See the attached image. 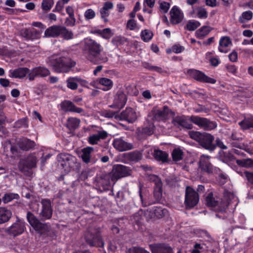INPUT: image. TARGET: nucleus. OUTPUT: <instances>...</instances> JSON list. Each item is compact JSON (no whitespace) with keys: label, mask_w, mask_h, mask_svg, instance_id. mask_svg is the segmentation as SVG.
Listing matches in <instances>:
<instances>
[{"label":"nucleus","mask_w":253,"mask_h":253,"mask_svg":"<svg viewBox=\"0 0 253 253\" xmlns=\"http://www.w3.org/2000/svg\"><path fill=\"white\" fill-rule=\"evenodd\" d=\"M173 121L182 127L188 129H191L193 127L191 122L206 130H211L217 126V124L215 122L198 116L191 117L190 121L183 116H177L173 119Z\"/></svg>","instance_id":"f257e3e1"},{"label":"nucleus","mask_w":253,"mask_h":253,"mask_svg":"<svg viewBox=\"0 0 253 253\" xmlns=\"http://www.w3.org/2000/svg\"><path fill=\"white\" fill-rule=\"evenodd\" d=\"M49 64L57 73H68L76 65V62L66 56H53L49 60Z\"/></svg>","instance_id":"f03ea898"},{"label":"nucleus","mask_w":253,"mask_h":253,"mask_svg":"<svg viewBox=\"0 0 253 253\" xmlns=\"http://www.w3.org/2000/svg\"><path fill=\"white\" fill-rule=\"evenodd\" d=\"M190 137L198 142L204 149L210 152L213 151L216 148L213 141L214 137L211 134L207 132H200L199 131H190Z\"/></svg>","instance_id":"7ed1b4c3"},{"label":"nucleus","mask_w":253,"mask_h":253,"mask_svg":"<svg viewBox=\"0 0 253 253\" xmlns=\"http://www.w3.org/2000/svg\"><path fill=\"white\" fill-rule=\"evenodd\" d=\"M169 112H149L147 115L146 122L148 126L146 124L142 128V133L148 135H151L154 132L155 127L153 121H164L168 118ZM171 115H174V112H169Z\"/></svg>","instance_id":"20e7f679"},{"label":"nucleus","mask_w":253,"mask_h":253,"mask_svg":"<svg viewBox=\"0 0 253 253\" xmlns=\"http://www.w3.org/2000/svg\"><path fill=\"white\" fill-rule=\"evenodd\" d=\"M102 51L101 45L91 39L85 41L84 53L85 57L90 62L96 63L97 57Z\"/></svg>","instance_id":"39448f33"},{"label":"nucleus","mask_w":253,"mask_h":253,"mask_svg":"<svg viewBox=\"0 0 253 253\" xmlns=\"http://www.w3.org/2000/svg\"><path fill=\"white\" fill-rule=\"evenodd\" d=\"M154 181L155 185L154 186L153 197L155 199V201L153 202H149L148 204H147V203L144 202L143 200L142 193V186L141 185H139V196L142 202V206L144 207L155 203H162L163 202L162 181L158 177Z\"/></svg>","instance_id":"423d86ee"},{"label":"nucleus","mask_w":253,"mask_h":253,"mask_svg":"<svg viewBox=\"0 0 253 253\" xmlns=\"http://www.w3.org/2000/svg\"><path fill=\"white\" fill-rule=\"evenodd\" d=\"M26 224L23 219L16 216L15 221L6 228L4 232L9 237L15 238L24 233L26 230Z\"/></svg>","instance_id":"0eeeda50"},{"label":"nucleus","mask_w":253,"mask_h":253,"mask_svg":"<svg viewBox=\"0 0 253 253\" xmlns=\"http://www.w3.org/2000/svg\"><path fill=\"white\" fill-rule=\"evenodd\" d=\"M106 117L114 118L117 120L134 122L138 117L136 112H100Z\"/></svg>","instance_id":"6e6552de"},{"label":"nucleus","mask_w":253,"mask_h":253,"mask_svg":"<svg viewBox=\"0 0 253 253\" xmlns=\"http://www.w3.org/2000/svg\"><path fill=\"white\" fill-rule=\"evenodd\" d=\"M57 159L58 166L65 173L70 172L75 165V157L68 153H60Z\"/></svg>","instance_id":"1a4fd4ad"},{"label":"nucleus","mask_w":253,"mask_h":253,"mask_svg":"<svg viewBox=\"0 0 253 253\" xmlns=\"http://www.w3.org/2000/svg\"><path fill=\"white\" fill-rule=\"evenodd\" d=\"M199 201V195L193 188L188 186L186 189L184 204L186 209H191L196 206Z\"/></svg>","instance_id":"9d476101"},{"label":"nucleus","mask_w":253,"mask_h":253,"mask_svg":"<svg viewBox=\"0 0 253 253\" xmlns=\"http://www.w3.org/2000/svg\"><path fill=\"white\" fill-rule=\"evenodd\" d=\"M131 173V170L129 167L118 164L113 166L112 172L110 174L114 183L120 178L130 175Z\"/></svg>","instance_id":"9b49d317"},{"label":"nucleus","mask_w":253,"mask_h":253,"mask_svg":"<svg viewBox=\"0 0 253 253\" xmlns=\"http://www.w3.org/2000/svg\"><path fill=\"white\" fill-rule=\"evenodd\" d=\"M111 182L113 181L110 173H102L100 176L96 177L94 184L96 189L103 191L109 190Z\"/></svg>","instance_id":"f8f14e48"},{"label":"nucleus","mask_w":253,"mask_h":253,"mask_svg":"<svg viewBox=\"0 0 253 253\" xmlns=\"http://www.w3.org/2000/svg\"><path fill=\"white\" fill-rule=\"evenodd\" d=\"M37 163V157L34 153H31L27 157L20 159L18 164V168L21 171H27L36 167Z\"/></svg>","instance_id":"ddd939ff"},{"label":"nucleus","mask_w":253,"mask_h":253,"mask_svg":"<svg viewBox=\"0 0 253 253\" xmlns=\"http://www.w3.org/2000/svg\"><path fill=\"white\" fill-rule=\"evenodd\" d=\"M84 240L90 247H103L104 243L99 232L92 233L89 231L84 234Z\"/></svg>","instance_id":"4468645a"},{"label":"nucleus","mask_w":253,"mask_h":253,"mask_svg":"<svg viewBox=\"0 0 253 253\" xmlns=\"http://www.w3.org/2000/svg\"><path fill=\"white\" fill-rule=\"evenodd\" d=\"M41 210L39 212V216L42 220L50 219L52 215L53 209L51 203L49 199H42L41 201Z\"/></svg>","instance_id":"2eb2a0df"},{"label":"nucleus","mask_w":253,"mask_h":253,"mask_svg":"<svg viewBox=\"0 0 253 253\" xmlns=\"http://www.w3.org/2000/svg\"><path fill=\"white\" fill-rule=\"evenodd\" d=\"M94 148L92 147L88 146L83 148L82 150V154L81 157L83 161L87 164H94L100 158L98 154H93Z\"/></svg>","instance_id":"dca6fc26"},{"label":"nucleus","mask_w":253,"mask_h":253,"mask_svg":"<svg viewBox=\"0 0 253 253\" xmlns=\"http://www.w3.org/2000/svg\"><path fill=\"white\" fill-rule=\"evenodd\" d=\"M26 218L29 224L36 231L42 233L45 231L46 224L42 223L32 212L30 211L27 212Z\"/></svg>","instance_id":"f3484780"},{"label":"nucleus","mask_w":253,"mask_h":253,"mask_svg":"<svg viewBox=\"0 0 253 253\" xmlns=\"http://www.w3.org/2000/svg\"><path fill=\"white\" fill-rule=\"evenodd\" d=\"M42 32L34 28H25L20 31V35L27 40H34L40 39Z\"/></svg>","instance_id":"a211bd4d"},{"label":"nucleus","mask_w":253,"mask_h":253,"mask_svg":"<svg viewBox=\"0 0 253 253\" xmlns=\"http://www.w3.org/2000/svg\"><path fill=\"white\" fill-rule=\"evenodd\" d=\"M188 73L193 78L197 81L212 84H215L216 82L215 79L208 77L200 71L192 69L190 70Z\"/></svg>","instance_id":"6ab92c4d"},{"label":"nucleus","mask_w":253,"mask_h":253,"mask_svg":"<svg viewBox=\"0 0 253 253\" xmlns=\"http://www.w3.org/2000/svg\"><path fill=\"white\" fill-rule=\"evenodd\" d=\"M114 147L120 152H123L131 150L133 148V145L125 141L122 138H114L113 142Z\"/></svg>","instance_id":"aec40b11"},{"label":"nucleus","mask_w":253,"mask_h":253,"mask_svg":"<svg viewBox=\"0 0 253 253\" xmlns=\"http://www.w3.org/2000/svg\"><path fill=\"white\" fill-rule=\"evenodd\" d=\"M127 100L126 95L122 89H120L117 92L114 99V106L117 109H122L125 105Z\"/></svg>","instance_id":"412c9836"},{"label":"nucleus","mask_w":253,"mask_h":253,"mask_svg":"<svg viewBox=\"0 0 253 253\" xmlns=\"http://www.w3.org/2000/svg\"><path fill=\"white\" fill-rule=\"evenodd\" d=\"M170 20L173 24H177L180 23L184 17L183 13L176 6H174L171 8L170 11Z\"/></svg>","instance_id":"4be33fe9"},{"label":"nucleus","mask_w":253,"mask_h":253,"mask_svg":"<svg viewBox=\"0 0 253 253\" xmlns=\"http://www.w3.org/2000/svg\"><path fill=\"white\" fill-rule=\"evenodd\" d=\"M19 147L23 151H28L35 149L36 143L26 137L20 138L18 142Z\"/></svg>","instance_id":"5701e85b"},{"label":"nucleus","mask_w":253,"mask_h":253,"mask_svg":"<svg viewBox=\"0 0 253 253\" xmlns=\"http://www.w3.org/2000/svg\"><path fill=\"white\" fill-rule=\"evenodd\" d=\"M199 167L203 171L208 173H212L213 171L212 166L210 162L209 157L204 155L201 156L199 161Z\"/></svg>","instance_id":"b1692460"},{"label":"nucleus","mask_w":253,"mask_h":253,"mask_svg":"<svg viewBox=\"0 0 253 253\" xmlns=\"http://www.w3.org/2000/svg\"><path fill=\"white\" fill-rule=\"evenodd\" d=\"M151 251L152 253H173L172 248L164 243L155 245L152 248Z\"/></svg>","instance_id":"393cba45"},{"label":"nucleus","mask_w":253,"mask_h":253,"mask_svg":"<svg viewBox=\"0 0 253 253\" xmlns=\"http://www.w3.org/2000/svg\"><path fill=\"white\" fill-rule=\"evenodd\" d=\"M108 136L106 131L104 130L99 131L96 134L90 135L88 137V142L90 144H97L101 139H105Z\"/></svg>","instance_id":"a878e982"},{"label":"nucleus","mask_w":253,"mask_h":253,"mask_svg":"<svg viewBox=\"0 0 253 253\" xmlns=\"http://www.w3.org/2000/svg\"><path fill=\"white\" fill-rule=\"evenodd\" d=\"M61 28V25L51 26L46 29L44 32V36L47 37H58L60 36Z\"/></svg>","instance_id":"bb28decb"},{"label":"nucleus","mask_w":253,"mask_h":253,"mask_svg":"<svg viewBox=\"0 0 253 253\" xmlns=\"http://www.w3.org/2000/svg\"><path fill=\"white\" fill-rule=\"evenodd\" d=\"M12 211L5 207H0V224L8 222L12 217Z\"/></svg>","instance_id":"cd10ccee"},{"label":"nucleus","mask_w":253,"mask_h":253,"mask_svg":"<svg viewBox=\"0 0 253 253\" xmlns=\"http://www.w3.org/2000/svg\"><path fill=\"white\" fill-rule=\"evenodd\" d=\"M154 158L158 161L163 163L168 162L169 154L165 151L159 149H155L152 153Z\"/></svg>","instance_id":"c85d7f7f"},{"label":"nucleus","mask_w":253,"mask_h":253,"mask_svg":"<svg viewBox=\"0 0 253 253\" xmlns=\"http://www.w3.org/2000/svg\"><path fill=\"white\" fill-rule=\"evenodd\" d=\"M29 73L27 68H19L10 71V77L14 78H23Z\"/></svg>","instance_id":"c756f323"},{"label":"nucleus","mask_w":253,"mask_h":253,"mask_svg":"<svg viewBox=\"0 0 253 253\" xmlns=\"http://www.w3.org/2000/svg\"><path fill=\"white\" fill-rule=\"evenodd\" d=\"M150 212L154 214V216L158 218H161L166 216L168 213V211L162 207H154L150 210Z\"/></svg>","instance_id":"7c9ffc66"},{"label":"nucleus","mask_w":253,"mask_h":253,"mask_svg":"<svg viewBox=\"0 0 253 253\" xmlns=\"http://www.w3.org/2000/svg\"><path fill=\"white\" fill-rule=\"evenodd\" d=\"M239 125L243 129L253 128V116L245 117L243 120L239 123Z\"/></svg>","instance_id":"2f4dec72"},{"label":"nucleus","mask_w":253,"mask_h":253,"mask_svg":"<svg viewBox=\"0 0 253 253\" xmlns=\"http://www.w3.org/2000/svg\"><path fill=\"white\" fill-rule=\"evenodd\" d=\"M208 246L203 242H196L194 245V249L191 253H204L208 251Z\"/></svg>","instance_id":"473e14b6"},{"label":"nucleus","mask_w":253,"mask_h":253,"mask_svg":"<svg viewBox=\"0 0 253 253\" xmlns=\"http://www.w3.org/2000/svg\"><path fill=\"white\" fill-rule=\"evenodd\" d=\"M81 79L78 77H70L66 81L68 88L72 90H76L78 87V83L80 82Z\"/></svg>","instance_id":"72a5a7b5"},{"label":"nucleus","mask_w":253,"mask_h":253,"mask_svg":"<svg viewBox=\"0 0 253 253\" xmlns=\"http://www.w3.org/2000/svg\"><path fill=\"white\" fill-rule=\"evenodd\" d=\"M212 30V28L210 26H204L196 32V37L200 39H202L206 36Z\"/></svg>","instance_id":"f704fd0d"},{"label":"nucleus","mask_w":253,"mask_h":253,"mask_svg":"<svg viewBox=\"0 0 253 253\" xmlns=\"http://www.w3.org/2000/svg\"><path fill=\"white\" fill-rule=\"evenodd\" d=\"M61 107L63 111H82L81 109L76 108L72 102L67 100L61 103Z\"/></svg>","instance_id":"c9c22d12"},{"label":"nucleus","mask_w":253,"mask_h":253,"mask_svg":"<svg viewBox=\"0 0 253 253\" xmlns=\"http://www.w3.org/2000/svg\"><path fill=\"white\" fill-rule=\"evenodd\" d=\"M80 123V120L77 118H70L68 119L66 126L70 130H74L79 127Z\"/></svg>","instance_id":"e433bc0d"},{"label":"nucleus","mask_w":253,"mask_h":253,"mask_svg":"<svg viewBox=\"0 0 253 253\" xmlns=\"http://www.w3.org/2000/svg\"><path fill=\"white\" fill-rule=\"evenodd\" d=\"M20 198L19 195L17 193H6L2 198L3 203L7 204L13 200H18Z\"/></svg>","instance_id":"4c0bfd02"},{"label":"nucleus","mask_w":253,"mask_h":253,"mask_svg":"<svg viewBox=\"0 0 253 253\" xmlns=\"http://www.w3.org/2000/svg\"><path fill=\"white\" fill-rule=\"evenodd\" d=\"M205 202L206 205L209 207L215 208L218 205V201L214 199L212 192L208 193L206 197Z\"/></svg>","instance_id":"58836bf2"},{"label":"nucleus","mask_w":253,"mask_h":253,"mask_svg":"<svg viewBox=\"0 0 253 253\" xmlns=\"http://www.w3.org/2000/svg\"><path fill=\"white\" fill-rule=\"evenodd\" d=\"M231 44L230 39L228 37H223L219 41V46L218 49L221 52H226L227 51L224 49V47H226Z\"/></svg>","instance_id":"ea45409f"},{"label":"nucleus","mask_w":253,"mask_h":253,"mask_svg":"<svg viewBox=\"0 0 253 253\" xmlns=\"http://www.w3.org/2000/svg\"><path fill=\"white\" fill-rule=\"evenodd\" d=\"M183 152L179 148H175L171 153V156L173 160L175 162H178L183 159Z\"/></svg>","instance_id":"a19ab883"},{"label":"nucleus","mask_w":253,"mask_h":253,"mask_svg":"<svg viewBox=\"0 0 253 253\" xmlns=\"http://www.w3.org/2000/svg\"><path fill=\"white\" fill-rule=\"evenodd\" d=\"M60 35L65 40H69L73 38V33L68 30L65 27L61 26Z\"/></svg>","instance_id":"79ce46f5"},{"label":"nucleus","mask_w":253,"mask_h":253,"mask_svg":"<svg viewBox=\"0 0 253 253\" xmlns=\"http://www.w3.org/2000/svg\"><path fill=\"white\" fill-rule=\"evenodd\" d=\"M236 163L238 165L242 167L253 168V160L251 159L237 160Z\"/></svg>","instance_id":"37998d69"},{"label":"nucleus","mask_w":253,"mask_h":253,"mask_svg":"<svg viewBox=\"0 0 253 253\" xmlns=\"http://www.w3.org/2000/svg\"><path fill=\"white\" fill-rule=\"evenodd\" d=\"M28 126V121L27 117L18 120L14 124V127L17 128H27Z\"/></svg>","instance_id":"c03bdc74"},{"label":"nucleus","mask_w":253,"mask_h":253,"mask_svg":"<svg viewBox=\"0 0 253 253\" xmlns=\"http://www.w3.org/2000/svg\"><path fill=\"white\" fill-rule=\"evenodd\" d=\"M53 0H42L41 7L43 10L45 11H49L54 4Z\"/></svg>","instance_id":"a18cd8bd"},{"label":"nucleus","mask_w":253,"mask_h":253,"mask_svg":"<svg viewBox=\"0 0 253 253\" xmlns=\"http://www.w3.org/2000/svg\"><path fill=\"white\" fill-rule=\"evenodd\" d=\"M99 83L106 87L105 88H103L104 90L110 89L113 85L112 81L108 78H101L99 80Z\"/></svg>","instance_id":"49530a36"},{"label":"nucleus","mask_w":253,"mask_h":253,"mask_svg":"<svg viewBox=\"0 0 253 253\" xmlns=\"http://www.w3.org/2000/svg\"><path fill=\"white\" fill-rule=\"evenodd\" d=\"M241 175L245 178L249 183L253 185V171L245 170L241 172Z\"/></svg>","instance_id":"de8ad7c7"},{"label":"nucleus","mask_w":253,"mask_h":253,"mask_svg":"<svg viewBox=\"0 0 253 253\" xmlns=\"http://www.w3.org/2000/svg\"><path fill=\"white\" fill-rule=\"evenodd\" d=\"M196 15L200 19H206L208 13L206 9L203 7H198L196 9Z\"/></svg>","instance_id":"09e8293b"},{"label":"nucleus","mask_w":253,"mask_h":253,"mask_svg":"<svg viewBox=\"0 0 253 253\" xmlns=\"http://www.w3.org/2000/svg\"><path fill=\"white\" fill-rule=\"evenodd\" d=\"M200 25V22L198 21L190 20L188 22L186 27L188 30L192 31L196 30Z\"/></svg>","instance_id":"8fccbe9b"},{"label":"nucleus","mask_w":253,"mask_h":253,"mask_svg":"<svg viewBox=\"0 0 253 253\" xmlns=\"http://www.w3.org/2000/svg\"><path fill=\"white\" fill-rule=\"evenodd\" d=\"M153 36V33L148 30H144L141 33V39L145 42L150 41L152 38Z\"/></svg>","instance_id":"3c124183"},{"label":"nucleus","mask_w":253,"mask_h":253,"mask_svg":"<svg viewBox=\"0 0 253 253\" xmlns=\"http://www.w3.org/2000/svg\"><path fill=\"white\" fill-rule=\"evenodd\" d=\"M96 33L99 34L102 38L108 39L112 36L111 31L110 28H105L102 30H97Z\"/></svg>","instance_id":"603ef678"},{"label":"nucleus","mask_w":253,"mask_h":253,"mask_svg":"<svg viewBox=\"0 0 253 253\" xmlns=\"http://www.w3.org/2000/svg\"><path fill=\"white\" fill-rule=\"evenodd\" d=\"M253 17V12L251 11H247L244 12L242 14V17H240V22L243 23L245 22V20H250Z\"/></svg>","instance_id":"864d4df0"},{"label":"nucleus","mask_w":253,"mask_h":253,"mask_svg":"<svg viewBox=\"0 0 253 253\" xmlns=\"http://www.w3.org/2000/svg\"><path fill=\"white\" fill-rule=\"evenodd\" d=\"M38 73L39 77H46L50 74V71L45 68L38 67L35 68Z\"/></svg>","instance_id":"5fc2aeb1"},{"label":"nucleus","mask_w":253,"mask_h":253,"mask_svg":"<svg viewBox=\"0 0 253 253\" xmlns=\"http://www.w3.org/2000/svg\"><path fill=\"white\" fill-rule=\"evenodd\" d=\"M127 93L130 95L136 96L138 94V90L136 88L131 85H128L126 86Z\"/></svg>","instance_id":"6e6d98bb"},{"label":"nucleus","mask_w":253,"mask_h":253,"mask_svg":"<svg viewBox=\"0 0 253 253\" xmlns=\"http://www.w3.org/2000/svg\"><path fill=\"white\" fill-rule=\"evenodd\" d=\"M126 253H150L149 252L141 247H132L129 248Z\"/></svg>","instance_id":"4d7b16f0"},{"label":"nucleus","mask_w":253,"mask_h":253,"mask_svg":"<svg viewBox=\"0 0 253 253\" xmlns=\"http://www.w3.org/2000/svg\"><path fill=\"white\" fill-rule=\"evenodd\" d=\"M233 154L234 153H232V150L228 153L223 152V157L224 160L227 162H232L234 161L236 159V158L234 156Z\"/></svg>","instance_id":"13d9d810"},{"label":"nucleus","mask_w":253,"mask_h":253,"mask_svg":"<svg viewBox=\"0 0 253 253\" xmlns=\"http://www.w3.org/2000/svg\"><path fill=\"white\" fill-rule=\"evenodd\" d=\"M130 159L133 161H138L142 158L141 154L138 152H133L129 153Z\"/></svg>","instance_id":"bf43d9fd"},{"label":"nucleus","mask_w":253,"mask_h":253,"mask_svg":"<svg viewBox=\"0 0 253 253\" xmlns=\"http://www.w3.org/2000/svg\"><path fill=\"white\" fill-rule=\"evenodd\" d=\"M95 16V13L92 9H88L84 12V17L86 20L93 19Z\"/></svg>","instance_id":"052dcab7"},{"label":"nucleus","mask_w":253,"mask_h":253,"mask_svg":"<svg viewBox=\"0 0 253 253\" xmlns=\"http://www.w3.org/2000/svg\"><path fill=\"white\" fill-rule=\"evenodd\" d=\"M28 78L30 81H33L36 78L39 77L36 68L33 69L30 71L29 70Z\"/></svg>","instance_id":"680f3d73"},{"label":"nucleus","mask_w":253,"mask_h":253,"mask_svg":"<svg viewBox=\"0 0 253 253\" xmlns=\"http://www.w3.org/2000/svg\"><path fill=\"white\" fill-rule=\"evenodd\" d=\"M100 13L101 18L103 19L105 22H107L108 19H107V17L110 14L109 11L106 10H104L103 8H102L100 10Z\"/></svg>","instance_id":"e2e57ef3"},{"label":"nucleus","mask_w":253,"mask_h":253,"mask_svg":"<svg viewBox=\"0 0 253 253\" xmlns=\"http://www.w3.org/2000/svg\"><path fill=\"white\" fill-rule=\"evenodd\" d=\"M136 26V23L134 19H129L127 22V27L130 30H133Z\"/></svg>","instance_id":"0e129e2a"},{"label":"nucleus","mask_w":253,"mask_h":253,"mask_svg":"<svg viewBox=\"0 0 253 253\" xmlns=\"http://www.w3.org/2000/svg\"><path fill=\"white\" fill-rule=\"evenodd\" d=\"M170 7V4L167 2H163L160 4L161 9L164 13H167Z\"/></svg>","instance_id":"69168bd1"},{"label":"nucleus","mask_w":253,"mask_h":253,"mask_svg":"<svg viewBox=\"0 0 253 253\" xmlns=\"http://www.w3.org/2000/svg\"><path fill=\"white\" fill-rule=\"evenodd\" d=\"M76 22V19L75 16L70 17L67 18L65 20V23L68 26H73L75 25Z\"/></svg>","instance_id":"338daca9"},{"label":"nucleus","mask_w":253,"mask_h":253,"mask_svg":"<svg viewBox=\"0 0 253 253\" xmlns=\"http://www.w3.org/2000/svg\"><path fill=\"white\" fill-rule=\"evenodd\" d=\"M88 176V172L86 170L83 171L79 176V180L81 181L85 180Z\"/></svg>","instance_id":"774afa93"}]
</instances>
